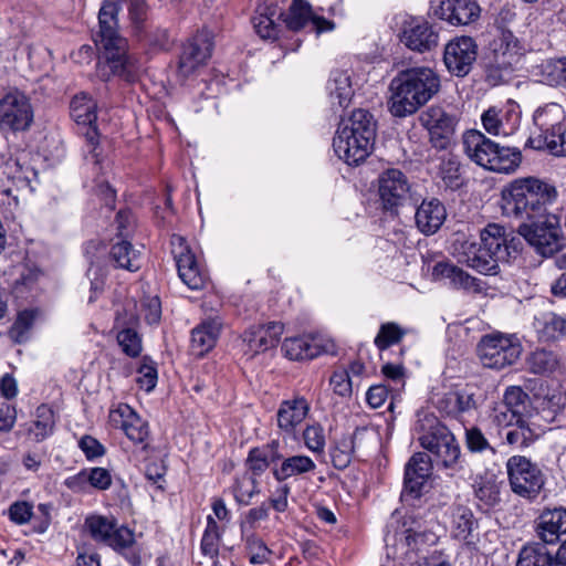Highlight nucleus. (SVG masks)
Here are the masks:
<instances>
[{"mask_svg":"<svg viewBox=\"0 0 566 566\" xmlns=\"http://www.w3.org/2000/svg\"><path fill=\"white\" fill-rule=\"evenodd\" d=\"M119 6L106 0L98 12L99 29L94 35L95 44L103 50L104 63L98 65V74L103 80L118 76L127 82L137 77L142 65L134 55L127 53V41L118 33Z\"/></svg>","mask_w":566,"mask_h":566,"instance_id":"1","label":"nucleus"},{"mask_svg":"<svg viewBox=\"0 0 566 566\" xmlns=\"http://www.w3.org/2000/svg\"><path fill=\"white\" fill-rule=\"evenodd\" d=\"M555 186L536 177L517 178L501 191L503 216L521 223L544 217L557 199Z\"/></svg>","mask_w":566,"mask_h":566,"instance_id":"2","label":"nucleus"},{"mask_svg":"<svg viewBox=\"0 0 566 566\" xmlns=\"http://www.w3.org/2000/svg\"><path fill=\"white\" fill-rule=\"evenodd\" d=\"M441 87L440 76L428 66L402 70L390 81L388 106L395 117L415 114Z\"/></svg>","mask_w":566,"mask_h":566,"instance_id":"3","label":"nucleus"},{"mask_svg":"<svg viewBox=\"0 0 566 566\" xmlns=\"http://www.w3.org/2000/svg\"><path fill=\"white\" fill-rule=\"evenodd\" d=\"M510 250L505 228L497 223H490L481 231L480 242L464 240L455 245L459 262L485 275L499 273V263L509 262Z\"/></svg>","mask_w":566,"mask_h":566,"instance_id":"4","label":"nucleus"},{"mask_svg":"<svg viewBox=\"0 0 566 566\" xmlns=\"http://www.w3.org/2000/svg\"><path fill=\"white\" fill-rule=\"evenodd\" d=\"M376 138V122L365 109H356L342 119L333 139V148L339 159L348 165H359L371 153Z\"/></svg>","mask_w":566,"mask_h":566,"instance_id":"5","label":"nucleus"},{"mask_svg":"<svg viewBox=\"0 0 566 566\" xmlns=\"http://www.w3.org/2000/svg\"><path fill=\"white\" fill-rule=\"evenodd\" d=\"M463 147L472 161L494 172H514L522 161L520 149L500 146L479 130H469L463 135Z\"/></svg>","mask_w":566,"mask_h":566,"instance_id":"6","label":"nucleus"},{"mask_svg":"<svg viewBox=\"0 0 566 566\" xmlns=\"http://www.w3.org/2000/svg\"><path fill=\"white\" fill-rule=\"evenodd\" d=\"M416 430L420 432L418 440L421 447L431 453L433 464L453 471L460 468V447L454 436L433 415L420 418Z\"/></svg>","mask_w":566,"mask_h":566,"instance_id":"7","label":"nucleus"},{"mask_svg":"<svg viewBox=\"0 0 566 566\" xmlns=\"http://www.w3.org/2000/svg\"><path fill=\"white\" fill-rule=\"evenodd\" d=\"M506 472L513 493L526 500H535L545 485V474L538 464L524 455H512L506 461Z\"/></svg>","mask_w":566,"mask_h":566,"instance_id":"8","label":"nucleus"},{"mask_svg":"<svg viewBox=\"0 0 566 566\" xmlns=\"http://www.w3.org/2000/svg\"><path fill=\"white\" fill-rule=\"evenodd\" d=\"M522 349L518 337L502 333L485 335L478 345L481 363L492 369L513 365L520 358Z\"/></svg>","mask_w":566,"mask_h":566,"instance_id":"9","label":"nucleus"},{"mask_svg":"<svg viewBox=\"0 0 566 566\" xmlns=\"http://www.w3.org/2000/svg\"><path fill=\"white\" fill-rule=\"evenodd\" d=\"M518 233L535 249L542 256H552L562 250L564 235L559 218L555 214H547L544 221L524 222L518 226Z\"/></svg>","mask_w":566,"mask_h":566,"instance_id":"10","label":"nucleus"},{"mask_svg":"<svg viewBox=\"0 0 566 566\" xmlns=\"http://www.w3.org/2000/svg\"><path fill=\"white\" fill-rule=\"evenodd\" d=\"M33 108L27 95L11 91L0 97V132L21 133L33 123Z\"/></svg>","mask_w":566,"mask_h":566,"instance_id":"11","label":"nucleus"},{"mask_svg":"<svg viewBox=\"0 0 566 566\" xmlns=\"http://www.w3.org/2000/svg\"><path fill=\"white\" fill-rule=\"evenodd\" d=\"M411 186L399 169H387L378 177V195L384 210L397 213L410 197Z\"/></svg>","mask_w":566,"mask_h":566,"instance_id":"12","label":"nucleus"},{"mask_svg":"<svg viewBox=\"0 0 566 566\" xmlns=\"http://www.w3.org/2000/svg\"><path fill=\"white\" fill-rule=\"evenodd\" d=\"M478 57V44L471 36H457L450 40L443 52V63L448 72L458 77L467 76Z\"/></svg>","mask_w":566,"mask_h":566,"instance_id":"13","label":"nucleus"},{"mask_svg":"<svg viewBox=\"0 0 566 566\" xmlns=\"http://www.w3.org/2000/svg\"><path fill=\"white\" fill-rule=\"evenodd\" d=\"M483 403L482 394L474 386L467 385L446 392L437 401V408L449 417L462 419L472 416Z\"/></svg>","mask_w":566,"mask_h":566,"instance_id":"14","label":"nucleus"},{"mask_svg":"<svg viewBox=\"0 0 566 566\" xmlns=\"http://www.w3.org/2000/svg\"><path fill=\"white\" fill-rule=\"evenodd\" d=\"M420 124L428 130L431 145L446 150L451 145L455 118L440 106H430L419 115Z\"/></svg>","mask_w":566,"mask_h":566,"instance_id":"15","label":"nucleus"},{"mask_svg":"<svg viewBox=\"0 0 566 566\" xmlns=\"http://www.w3.org/2000/svg\"><path fill=\"white\" fill-rule=\"evenodd\" d=\"M399 38L409 50L419 53L431 51L439 44L438 31L431 23L419 18L406 20Z\"/></svg>","mask_w":566,"mask_h":566,"instance_id":"16","label":"nucleus"},{"mask_svg":"<svg viewBox=\"0 0 566 566\" xmlns=\"http://www.w3.org/2000/svg\"><path fill=\"white\" fill-rule=\"evenodd\" d=\"M431 13L452 25H468L480 17L474 0H430Z\"/></svg>","mask_w":566,"mask_h":566,"instance_id":"17","label":"nucleus"},{"mask_svg":"<svg viewBox=\"0 0 566 566\" xmlns=\"http://www.w3.org/2000/svg\"><path fill=\"white\" fill-rule=\"evenodd\" d=\"M85 526L95 541L115 549L129 547L134 543V534L129 528L124 526L117 527L107 517L99 515L90 516L85 521Z\"/></svg>","mask_w":566,"mask_h":566,"instance_id":"18","label":"nucleus"},{"mask_svg":"<svg viewBox=\"0 0 566 566\" xmlns=\"http://www.w3.org/2000/svg\"><path fill=\"white\" fill-rule=\"evenodd\" d=\"M170 244L181 281L191 290L200 289L203 285L205 279L200 272L196 256L186 240L178 234H174Z\"/></svg>","mask_w":566,"mask_h":566,"instance_id":"19","label":"nucleus"},{"mask_svg":"<svg viewBox=\"0 0 566 566\" xmlns=\"http://www.w3.org/2000/svg\"><path fill=\"white\" fill-rule=\"evenodd\" d=\"M212 48L210 33L207 31L198 32L182 48L178 64L179 72L184 76H189L210 59Z\"/></svg>","mask_w":566,"mask_h":566,"instance_id":"20","label":"nucleus"},{"mask_svg":"<svg viewBox=\"0 0 566 566\" xmlns=\"http://www.w3.org/2000/svg\"><path fill=\"white\" fill-rule=\"evenodd\" d=\"M109 421L113 427L120 428L130 441L143 444L144 450L147 448L146 440L149 436L148 424L132 407L122 403L116 409L111 410Z\"/></svg>","mask_w":566,"mask_h":566,"instance_id":"21","label":"nucleus"},{"mask_svg":"<svg viewBox=\"0 0 566 566\" xmlns=\"http://www.w3.org/2000/svg\"><path fill=\"white\" fill-rule=\"evenodd\" d=\"M366 429H356L352 436H343L331 447V461L335 469H346L356 453H364L368 440Z\"/></svg>","mask_w":566,"mask_h":566,"instance_id":"22","label":"nucleus"},{"mask_svg":"<svg viewBox=\"0 0 566 566\" xmlns=\"http://www.w3.org/2000/svg\"><path fill=\"white\" fill-rule=\"evenodd\" d=\"M431 457L424 452L415 453L406 464L405 469V491L419 496L428 482L432 471Z\"/></svg>","mask_w":566,"mask_h":566,"instance_id":"23","label":"nucleus"},{"mask_svg":"<svg viewBox=\"0 0 566 566\" xmlns=\"http://www.w3.org/2000/svg\"><path fill=\"white\" fill-rule=\"evenodd\" d=\"M535 533L541 544H555L563 534H566V510H545L535 520Z\"/></svg>","mask_w":566,"mask_h":566,"instance_id":"24","label":"nucleus"},{"mask_svg":"<svg viewBox=\"0 0 566 566\" xmlns=\"http://www.w3.org/2000/svg\"><path fill=\"white\" fill-rule=\"evenodd\" d=\"M434 280H447L455 289H462L473 293H480L483 290L481 280L470 275L461 268L451 262H438L432 268Z\"/></svg>","mask_w":566,"mask_h":566,"instance_id":"25","label":"nucleus"},{"mask_svg":"<svg viewBox=\"0 0 566 566\" xmlns=\"http://www.w3.org/2000/svg\"><path fill=\"white\" fill-rule=\"evenodd\" d=\"M284 325L280 322H271L268 325L252 327L244 334L248 350L252 354L265 352L275 347L283 334Z\"/></svg>","mask_w":566,"mask_h":566,"instance_id":"26","label":"nucleus"},{"mask_svg":"<svg viewBox=\"0 0 566 566\" xmlns=\"http://www.w3.org/2000/svg\"><path fill=\"white\" fill-rule=\"evenodd\" d=\"M494 61L501 67H510L522 54V46L517 38L505 29L499 30V34L490 44Z\"/></svg>","mask_w":566,"mask_h":566,"instance_id":"27","label":"nucleus"},{"mask_svg":"<svg viewBox=\"0 0 566 566\" xmlns=\"http://www.w3.org/2000/svg\"><path fill=\"white\" fill-rule=\"evenodd\" d=\"M308 411L310 403L304 397L284 400L276 412L277 427L285 433L291 434L303 422Z\"/></svg>","mask_w":566,"mask_h":566,"instance_id":"28","label":"nucleus"},{"mask_svg":"<svg viewBox=\"0 0 566 566\" xmlns=\"http://www.w3.org/2000/svg\"><path fill=\"white\" fill-rule=\"evenodd\" d=\"M446 217V208L438 199L423 200L415 214L417 228L426 235L436 233Z\"/></svg>","mask_w":566,"mask_h":566,"instance_id":"29","label":"nucleus"},{"mask_svg":"<svg viewBox=\"0 0 566 566\" xmlns=\"http://www.w3.org/2000/svg\"><path fill=\"white\" fill-rule=\"evenodd\" d=\"M222 323L219 317L203 321L191 333V350L193 355L202 357L211 350L220 335Z\"/></svg>","mask_w":566,"mask_h":566,"instance_id":"30","label":"nucleus"},{"mask_svg":"<svg viewBox=\"0 0 566 566\" xmlns=\"http://www.w3.org/2000/svg\"><path fill=\"white\" fill-rule=\"evenodd\" d=\"M326 90L333 105H338L340 108L347 107L354 96V88L348 71H333L329 75Z\"/></svg>","mask_w":566,"mask_h":566,"instance_id":"31","label":"nucleus"},{"mask_svg":"<svg viewBox=\"0 0 566 566\" xmlns=\"http://www.w3.org/2000/svg\"><path fill=\"white\" fill-rule=\"evenodd\" d=\"M315 470L316 464L310 457L296 454L283 458L280 464H274L272 474L277 482H283L292 476L312 473Z\"/></svg>","mask_w":566,"mask_h":566,"instance_id":"32","label":"nucleus"},{"mask_svg":"<svg viewBox=\"0 0 566 566\" xmlns=\"http://www.w3.org/2000/svg\"><path fill=\"white\" fill-rule=\"evenodd\" d=\"M533 119L539 130L538 135L548 134L552 136L554 129H560V126L566 124L565 111L557 103H548L538 107Z\"/></svg>","mask_w":566,"mask_h":566,"instance_id":"33","label":"nucleus"},{"mask_svg":"<svg viewBox=\"0 0 566 566\" xmlns=\"http://www.w3.org/2000/svg\"><path fill=\"white\" fill-rule=\"evenodd\" d=\"M109 261L115 268L130 272L139 270V251L135 250L127 239L114 243L109 251Z\"/></svg>","mask_w":566,"mask_h":566,"instance_id":"34","label":"nucleus"},{"mask_svg":"<svg viewBox=\"0 0 566 566\" xmlns=\"http://www.w3.org/2000/svg\"><path fill=\"white\" fill-rule=\"evenodd\" d=\"M282 350L291 360L313 359L321 354L319 346L305 336L285 338Z\"/></svg>","mask_w":566,"mask_h":566,"instance_id":"35","label":"nucleus"},{"mask_svg":"<svg viewBox=\"0 0 566 566\" xmlns=\"http://www.w3.org/2000/svg\"><path fill=\"white\" fill-rule=\"evenodd\" d=\"M534 326L543 340H556L566 334V318L552 312L536 317Z\"/></svg>","mask_w":566,"mask_h":566,"instance_id":"36","label":"nucleus"},{"mask_svg":"<svg viewBox=\"0 0 566 566\" xmlns=\"http://www.w3.org/2000/svg\"><path fill=\"white\" fill-rule=\"evenodd\" d=\"M452 528L457 538L471 543L473 532L478 528L473 512L467 506L457 505L452 511Z\"/></svg>","mask_w":566,"mask_h":566,"instance_id":"37","label":"nucleus"},{"mask_svg":"<svg viewBox=\"0 0 566 566\" xmlns=\"http://www.w3.org/2000/svg\"><path fill=\"white\" fill-rule=\"evenodd\" d=\"M532 148L548 149L555 156L566 155V124L560 129H554L552 136L548 134L531 137L527 142Z\"/></svg>","mask_w":566,"mask_h":566,"instance_id":"38","label":"nucleus"},{"mask_svg":"<svg viewBox=\"0 0 566 566\" xmlns=\"http://www.w3.org/2000/svg\"><path fill=\"white\" fill-rule=\"evenodd\" d=\"M439 163L437 175L443 180L449 188L457 189L462 185L460 175V161L458 157L451 153H444L437 159Z\"/></svg>","mask_w":566,"mask_h":566,"instance_id":"39","label":"nucleus"},{"mask_svg":"<svg viewBox=\"0 0 566 566\" xmlns=\"http://www.w3.org/2000/svg\"><path fill=\"white\" fill-rule=\"evenodd\" d=\"M70 107L71 116L78 125H93L96 122V103L87 94L75 95Z\"/></svg>","mask_w":566,"mask_h":566,"instance_id":"40","label":"nucleus"},{"mask_svg":"<svg viewBox=\"0 0 566 566\" xmlns=\"http://www.w3.org/2000/svg\"><path fill=\"white\" fill-rule=\"evenodd\" d=\"M516 566H553V556L545 545L531 543L520 551Z\"/></svg>","mask_w":566,"mask_h":566,"instance_id":"41","label":"nucleus"},{"mask_svg":"<svg viewBox=\"0 0 566 566\" xmlns=\"http://www.w3.org/2000/svg\"><path fill=\"white\" fill-rule=\"evenodd\" d=\"M55 426L54 411L48 405H41L36 408L35 420L30 428L38 442L44 440L53 433Z\"/></svg>","mask_w":566,"mask_h":566,"instance_id":"42","label":"nucleus"},{"mask_svg":"<svg viewBox=\"0 0 566 566\" xmlns=\"http://www.w3.org/2000/svg\"><path fill=\"white\" fill-rule=\"evenodd\" d=\"M527 364L533 374L545 375L554 373L559 366V360L553 352L537 349L531 354Z\"/></svg>","mask_w":566,"mask_h":566,"instance_id":"43","label":"nucleus"},{"mask_svg":"<svg viewBox=\"0 0 566 566\" xmlns=\"http://www.w3.org/2000/svg\"><path fill=\"white\" fill-rule=\"evenodd\" d=\"M504 439L509 446L517 449H524L534 442L535 434L523 418L516 424L506 429Z\"/></svg>","mask_w":566,"mask_h":566,"instance_id":"44","label":"nucleus"},{"mask_svg":"<svg viewBox=\"0 0 566 566\" xmlns=\"http://www.w3.org/2000/svg\"><path fill=\"white\" fill-rule=\"evenodd\" d=\"M260 492L259 483L253 475L243 473L235 478L233 495L238 503L248 505L251 499Z\"/></svg>","mask_w":566,"mask_h":566,"instance_id":"45","label":"nucleus"},{"mask_svg":"<svg viewBox=\"0 0 566 566\" xmlns=\"http://www.w3.org/2000/svg\"><path fill=\"white\" fill-rule=\"evenodd\" d=\"M405 335L406 331L402 329L397 323L388 322L380 325L374 343L376 347L382 352L390 346L398 344Z\"/></svg>","mask_w":566,"mask_h":566,"instance_id":"46","label":"nucleus"},{"mask_svg":"<svg viewBox=\"0 0 566 566\" xmlns=\"http://www.w3.org/2000/svg\"><path fill=\"white\" fill-rule=\"evenodd\" d=\"M310 17L308 3L303 0H293L284 21L290 30L298 31L307 23Z\"/></svg>","mask_w":566,"mask_h":566,"instance_id":"47","label":"nucleus"},{"mask_svg":"<svg viewBox=\"0 0 566 566\" xmlns=\"http://www.w3.org/2000/svg\"><path fill=\"white\" fill-rule=\"evenodd\" d=\"M220 531L212 516L207 517V527L201 539L202 554L214 558L219 553Z\"/></svg>","mask_w":566,"mask_h":566,"instance_id":"48","label":"nucleus"},{"mask_svg":"<svg viewBox=\"0 0 566 566\" xmlns=\"http://www.w3.org/2000/svg\"><path fill=\"white\" fill-rule=\"evenodd\" d=\"M542 74L547 84L566 86V57L546 61Z\"/></svg>","mask_w":566,"mask_h":566,"instance_id":"49","label":"nucleus"},{"mask_svg":"<svg viewBox=\"0 0 566 566\" xmlns=\"http://www.w3.org/2000/svg\"><path fill=\"white\" fill-rule=\"evenodd\" d=\"M490 418L495 426L509 429L521 421L523 419V415L517 410L510 409L505 405L497 402L493 407Z\"/></svg>","mask_w":566,"mask_h":566,"instance_id":"50","label":"nucleus"},{"mask_svg":"<svg viewBox=\"0 0 566 566\" xmlns=\"http://www.w3.org/2000/svg\"><path fill=\"white\" fill-rule=\"evenodd\" d=\"M500 113L501 112L494 107L489 108L482 115V124H483L484 129L489 134H492L495 136H499V135L507 136L513 132L514 127L512 126V127L507 128L506 125L503 123V120L500 116Z\"/></svg>","mask_w":566,"mask_h":566,"instance_id":"51","label":"nucleus"},{"mask_svg":"<svg viewBox=\"0 0 566 566\" xmlns=\"http://www.w3.org/2000/svg\"><path fill=\"white\" fill-rule=\"evenodd\" d=\"M117 342L122 350L129 357H137L142 353V338L133 328H124L117 334Z\"/></svg>","mask_w":566,"mask_h":566,"instance_id":"52","label":"nucleus"},{"mask_svg":"<svg viewBox=\"0 0 566 566\" xmlns=\"http://www.w3.org/2000/svg\"><path fill=\"white\" fill-rule=\"evenodd\" d=\"M87 486L97 491H106L111 488L113 479L111 472L102 467L84 469Z\"/></svg>","mask_w":566,"mask_h":566,"instance_id":"53","label":"nucleus"},{"mask_svg":"<svg viewBox=\"0 0 566 566\" xmlns=\"http://www.w3.org/2000/svg\"><path fill=\"white\" fill-rule=\"evenodd\" d=\"M303 440L308 450L322 454L325 449L324 429L319 424L307 426L303 431Z\"/></svg>","mask_w":566,"mask_h":566,"instance_id":"54","label":"nucleus"},{"mask_svg":"<svg viewBox=\"0 0 566 566\" xmlns=\"http://www.w3.org/2000/svg\"><path fill=\"white\" fill-rule=\"evenodd\" d=\"M465 444L471 452L481 453L488 450L492 453L495 452L482 430L478 427L465 429Z\"/></svg>","mask_w":566,"mask_h":566,"instance_id":"55","label":"nucleus"},{"mask_svg":"<svg viewBox=\"0 0 566 566\" xmlns=\"http://www.w3.org/2000/svg\"><path fill=\"white\" fill-rule=\"evenodd\" d=\"M265 451L266 450H260L259 448H253L250 450L247 458V465L251 472L250 475H253L254 478L261 475L270 467V464H275L265 454Z\"/></svg>","mask_w":566,"mask_h":566,"instance_id":"56","label":"nucleus"},{"mask_svg":"<svg viewBox=\"0 0 566 566\" xmlns=\"http://www.w3.org/2000/svg\"><path fill=\"white\" fill-rule=\"evenodd\" d=\"M148 7L145 0H130L128 6L129 18L134 24L136 35L142 39L144 23L147 18Z\"/></svg>","mask_w":566,"mask_h":566,"instance_id":"57","label":"nucleus"},{"mask_svg":"<svg viewBox=\"0 0 566 566\" xmlns=\"http://www.w3.org/2000/svg\"><path fill=\"white\" fill-rule=\"evenodd\" d=\"M245 543L250 553L251 564H263L269 559L271 551L261 538L255 535H249L245 538Z\"/></svg>","mask_w":566,"mask_h":566,"instance_id":"58","label":"nucleus"},{"mask_svg":"<svg viewBox=\"0 0 566 566\" xmlns=\"http://www.w3.org/2000/svg\"><path fill=\"white\" fill-rule=\"evenodd\" d=\"M333 391L340 397H349L353 391V382L347 369L335 370L329 379Z\"/></svg>","mask_w":566,"mask_h":566,"instance_id":"59","label":"nucleus"},{"mask_svg":"<svg viewBox=\"0 0 566 566\" xmlns=\"http://www.w3.org/2000/svg\"><path fill=\"white\" fill-rule=\"evenodd\" d=\"M526 399L527 394L524 392L521 387L511 386L505 390L503 399L500 401V403L505 405L510 409L517 410L523 415Z\"/></svg>","mask_w":566,"mask_h":566,"instance_id":"60","label":"nucleus"},{"mask_svg":"<svg viewBox=\"0 0 566 566\" xmlns=\"http://www.w3.org/2000/svg\"><path fill=\"white\" fill-rule=\"evenodd\" d=\"M142 314L148 324H157L161 317V303L157 296H147L142 301Z\"/></svg>","mask_w":566,"mask_h":566,"instance_id":"61","label":"nucleus"},{"mask_svg":"<svg viewBox=\"0 0 566 566\" xmlns=\"http://www.w3.org/2000/svg\"><path fill=\"white\" fill-rule=\"evenodd\" d=\"M475 496L488 506H494L500 502V492L491 482L479 484L475 489Z\"/></svg>","mask_w":566,"mask_h":566,"instance_id":"62","label":"nucleus"},{"mask_svg":"<svg viewBox=\"0 0 566 566\" xmlns=\"http://www.w3.org/2000/svg\"><path fill=\"white\" fill-rule=\"evenodd\" d=\"M80 449L84 452L87 460L101 458L105 453V448L102 443L92 436H84L78 441Z\"/></svg>","mask_w":566,"mask_h":566,"instance_id":"63","label":"nucleus"},{"mask_svg":"<svg viewBox=\"0 0 566 566\" xmlns=\"http://www.w3.org/2000/svg\"><path fill=\"white\" fill-rule=\"evenodd\" d=\"M555 264L564 273L552 285V293L555 296L566 297V252L556 258Z\"/></svg>","mask_w":566,"mask_h":566,"instance_id":"64","label":"nucleus"}]
</instances>
